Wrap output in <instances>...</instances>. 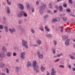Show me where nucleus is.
<instances>
[{"mask_svg":"<svg viewBox=\"0 0 75 75\" xmlns=\"http://www.w3.org/2000/svg\"><path fill=\"white\" fill-rule=\"evenodd\" d=\"M6 71L7 74H8V73H9V69H8V68L6 69Z\"/></svg>","mask_w":75,"mask_h":75,"instance_id":"c9c22d12","label":"nucleus"},{"mask_svg":"<svg viewBox=\"0 0 75 75\" xmlns=\"http://www.w3.org/2000/svg\"><path fill=\"white\" fill-rule=\"evenodd\" d=\"M18 22L19 24H21V21L20 20L18 21Z\"/></svg>","mask_w":75,"mask_h":75,"instance_id":"4d7b16f0","label":"nucleus"},{"mask_svg":"<svg viewBox=\"0 0 75 75\" xmlns=\"http://www.w3.org/2000/svg\"><path fill=\"white\" fill-rule=\"evenodd\" d=\"M31 31L32 33H33V34H34V33H35V31H34V30L33 29H32L31 30Z\"/></svg>","mask_w":75,"mask_h":75,"instance_id":"4c0bfd02","label":"nucleus"},{"mask_svg":"<svg viewBox=\"0 0 75 75\" xmlns=\"http://www.w3.org/2000/svg\"><path fill=\"white\" fill-rule=\"evenodd\" d=\"M6 55L7 57H10L11 55H10V53L9 52H7L6 54Z\"/></svg>","mask_w":75,"mask_h":75,"instance_id":"7c9ffc66","label":"nucleus"},{"mask_svg":"<svg viewBox=\"0 0 75 75\" xmlns=\"http://www.w3.org/2000/svg\"><path fill=\"white\" fill-rule=\"evenodd\" d=\"M40 51H38L37 52V54H38V55H40Z\"/></svg>","mask_w":75,"mask_h":75,"instance_id":"de8ad7c7","label":"nucleus"},{"mask_svg":"<svg viewBox=\"0 0 75 75\" xmlns=\"http://www.w3.org/2000/svg\"><path fill=\"white\" fill-rule=\"evenodd\" d=\"M59 67L64 68V66L62 65H60L59 66Z\"/></svg>","mask_w":75,"mask_h":75,"instance_id":"a18cd8bd","label":"nucleus"},{"mask_svg":"<svg viewBox=\"0 0 75 75\" xmlns=\"http://www.w3.org/2000/svg\"><path fill=\"white\" fill-rule=\"evenodd\" d=\"M66 11H67V12H71V10L69 9H67Z\"/></svg>","mask_w":75,"mask_h":75,"instance_id":"37998d69","label":"nucleus"},{"mask_svg":"<svg viewBox=\"0 0 75 75\" xmlns=\"http://www.w3.org/2000/svg\"><path fill=\"white\" fill-rule=\"evenodd\" d=\"M46 4H44L40 8V9L41 10H44L45 8V7H46Z\"/></svg>","mask_w":75,"mask_h":75,"instance_id":"0eeeda50","label":"nucleus"},{"mask_svg":"<svg viewBox=\"0 0 75 75\" xmlns=\"http://www.w3.org/2000/svg\"><path fill=\"white\" fill-rule=\"evenodd\" d=\"M51 11H50V10H48V13H51Z\"/></svg>","mask_w":75,"mask_h":75,"instance_id":"e2e57ef3","label":"nucleus"},{"mask_svg":"<svg viewBox=\"0 0 75 75\" xmlns=\"http://www.w3.org/2000/svg\"><path fill=\"white\" fill-rule=\"evenodd\" d=\"M22 45L23 46H25V45H26L27 44V42L24 40H22Z\"/></svg>","mask_w":75,"mask_h":75,"instance_id":"39448f33","label":"nucleus"},{"mask_svg":"<svg viewBox=\"0 0 75 75\" xmlns=\"http://www.w3.org/2000/svg\"><path fill=\"white\" fill-rule=\"evenodd\" d=\"M69 3L70 4H72V0H69Z\"/></svg>","mask_w":75,"mask_h":75,"instance_id":"09e8293b","label":"nucleus"},{"mask_svg":"<svg viewBox=\"0 0 75 75\" xmlns=\"http://www.w3.org/2000/svg\"><path fill=\"white\" fill-rule=\"evenodd\" d=\"M25 52H23L21 54V57L22 59H24V56L25 55Z\"/></svg>","mask_w":75,"mask_h":75,"instance_id":"9d476101","label":"nucleus"},{"mask_svg":"<svg viewBox=\"0 0 75 75\" xmlns=\"http://www.w3.org/2000/svg\"><path fill=\"white\" fill-rule=\"evenodd\" d=\"M57 21V19L55 18H54L52 21V23H54Z\"/></svg>","mask_w":75,"mask_h":75,"instance_id":"c85d7f7f","label":"nucleus"},{"mask_svg":"<svg viewBox=\"0 0 75 75\" xmlns=\"http://www.w3.org/2000/svg\"><path fill=\"white\" fill-rule=\"evenodd\" d=\"M45 30L47 31L48 32H49L50 31V29H48V27L47 26H45Z\"/></svg>","mask_w":75,"mask_h":75,"instance_id":"bb28decb","label":"nucleus"},{"mask_svg":"<svg viewBox=\"0 0 75 75\" xmlns=\"http://www.w3.org/2000/svg\"><path fill=\"white\" fill-rule=\"evenodd\" d=\"M5 65V64L4 63H1L0 64V67L1 68H4Z\"/></svg>","mask_w":75,"mask_h":75,"instance_id":"9b49d317","label":"nucleus"},{"mask_svg":"<svg viewBox=\"0 0 75 75\" xmlns=\"http://www.w3.org/2000/svg\"><path fill=\"white\" fill-rule=\"evenodd\" d=\"M39 69H40V67H39L38 66H37V67H34L33 68L34 70L35 71H36V72H37V73H38V72H40V71H39V70H38Z\"/></svg>","mask_w":75,"mask_h":75,"instance_id":"7ed1b4c3","label":"nucleus"},{"mask_svg":"<svg viewBox=\"0 0 75 75\" xmlns=\"http://www.w3.org/2000/svg\"><path fill=\"white\" fill-rule=\"evenodd\" d=\"M37 62H36V61L35 60H34L33 61V67H38V65H37Z\"/></svg>","mask_w":75,"mask_h":75,"instance_id":"20e7f679","label":"nucleus"},{"mask_svg":"<svg viewBox=\"0 0 75 75\" xmlns=\"http://www.w3.org/2000/svg\"><path fill=\"white\" fill-rule=\"evenodd\" d=\"M66 32H67V33H69L71 32V30L69 29H68L66 31Z\"/></svg>","mask_w":75,"mask_h":75,"instance_id":"72a5a7b5","label":"nucleus"},{"mask_svg":"<svg viewBox=\"0 0 75 75\" xmlns=\"http://www.w3.org/2000/svg\"><path fill=\"white\" fill-rule=\"evenodd\" d=\"M69 57L71 59H75V57L71 56L70 54L69 55Z\"/></svg>","mask_w":75,"mask_h":75,"instance_id":"4be33fe9","label":"nucleus"},{"mask_svg":"<svg viewBox=\"0 0 75 75\" xmlns=\"http://www.w3.org/2000/svg\"><path fill=\"white\" fill-rule=\"evenodd\" d=\"M18 27L20 29V30H21V31H23L24 30V29L23 28V27L19 25L18 26Z\"/></svg>","mask_w":75,"mask_h":75,"instance_id":"393cba45","label":"nucleus"},{"mask_svg":"<svg viewBox=\"0 0 75 75\" xmlns=\"http://www.w3.org/2000/svg\"><path fill=\"white\" fill-rule=\"evenodd\" d=\"M54 45H56L57 43V41H55V40H54Z\"/></svg>","mask_w":75,"mask_h":75,"instance_id":"49530a36","label":"nucleus"},{"mask_svg":"<svg viewBox=\"0 0 75 75\" xmlns=\"http://www.w3.org/2000/svg\"><path fill=\"white\" fill-rule=\"evenodd\" d=\"M26 6L27 9L28 10L30 8V4H29V3H26Z\"/></svg>","mask_w":75,"mask_h":75,"instance_id":"dca6fc26","label":"nucleus"},{"mask_svg":"<svg viewBox=\"0 0 75 75\" xmlns=\"http://www.w3.org/2000/svg\"><path fill=\"white\" fill-rule=\"evenodd\" d=\"M61 55H62V54H57V57H61Z\"/></svg>","mask_w":75,"mask_h":75,"instance_id":"3c124183","label":"nucleus"},{"mask_svg":"<svg viewBox=\"0 0 75 75\" xmlns=\"http://www.w3.org/2000/svg\"><path fill=\"white\" fill-rule=\"evenodd\" d=\"M69 68H71V65H69Z\"/></svg>","mask_w":75,"mask_h":75,"instance_id":"0e129e2a","label":"nucleus"},{"mask_svg":"<svg viewBox=\"0 0 75 75\" xmlns=\"http://www.w3.org/2000/svg\"><path fill=\"white\" fill-rule=\"evenodd\" d=\"M23 16H24L25 17H27V14L25 13L23 11Z\"/></svg>","mask_w":75,"mask_h":75,"instance_id":"aec40b11","label":"nucleus"},{"mask_svg":"<svg viewBox=\"0 0 75 75\" xmlns=\"http://www.w3.org/2000/svg\"><path fill=\"white\" fill-rule=\"evenodd\" d=\"M36 4L37 5H38L39 4V2H38V1H37L36 2Z\"/></svg>","mask_w":75,"mask_h":75,"instance_id":"bf43d9fd","label":"nucleus"},{"mask_svg":"<svg viewBox=\"0 0 75 75\" xmlns=\"http://www.w3.org/2000/svg\"><path fill=\"white\" fill-rule=\"evenodd\" d=\"M38 57H39V58L42 59V58H43L44 56L42 54H40L39 55Z\"/></svg>","mask_w":75,"mask_h":75,"instance_id":"a211bd4d","label":"nucleus"},{"mask_svg":"<svg viewBox=\"0 0 75 75\" xmlns=\"http://www.w3.org/2000/svg\"><path fill=\"white\" fill-rule=\"evenodd\" d=\"M40 69H41V71H42L43 72H44V71H45V68H44V67L42 66L41 67Z\"/></svg>","mask_w":75,"mask_h":75,"instance_id":"412c9836","label":"nucleus"},{"mask_svg":"<svg viewBox=\"0 0 75 75\" xmlns=\"http://www.w3.org/2000/svg\"><path fill=\"white\" fill-rule=\"evenodd\" d=\"M56 12H57V11H56V10L54 11V13H56Z\"/></svg>","mask_w":75,"mask_h":75,"instance_id":"69168bd1","label":"nucleus"},{"mask_svg":"<svg viewBox=\"0 0 75 75\" xmlns=\"http://www.w3.org/2000/svg\"><path fill=\"white\" fill-rule=\"evenodd\" d=\"M59 11H62L63 10V8H62V6H59Z\"/></svg>","mask_w":75,"mask_h":75,"instance_id":"f3484780","label":"nucleus"},{"mask_svg":"<svg viewBox=\"0 0 75 75\" xmlns=\"http://www.w3.org/2000/svg\"><path fill=\"white\" fill-rule=\"evenodd\" d=\"M18 7L21 10H23L24 9V6H23V5L19 3L17 5Z\"/></svg>","mask_w":75,"mask_h":75,"instance_id":"f257e3e1","label":"nucleus"},{"mask_svg":"<svg viewBox=\"0 0 75 75\" xmlns=\"http://www.w3.org/2000/svg\"><path fill=\"white\" fill-rule=\"evenodd\" d=\"M4 28L5 30L6 33H7L8 32V28L6 26H5Z\"/></svg>","mask_w":75,"mask_h":75,"instance_id":"6ab92c4d","label":"nucleus"},{"mask_svg":"<svg viewBox=\"0 0 75 75\" xmlns=\"http://www.w3.org/2000/svg\"><path fill=\"white\" fill-rule=\"evenodd\" d=\"M31 65H32L31 64V63H30V61L28 62L27 67H28V68H29V67L31 66Z\"/></svg>","mask_w":75,"mask_h":75,"instance_id":"ddd939ff","label":"nucleus"},{"mask_svg":"<svg viewBox=\"0 0 75 75\" xmlns=\"http://www.w3.org/2000/svg\"><path fill=\"white\" fill-rule=\"evenodd\" d=\"M49 7L50 8H52V4L51 3H50L49 4Z\"/></svg>","mask_w":75,"mask_h":75,"instance_id":"2f4dec72","label":"nucleus"},{"mask_svg":"<svg viewBox=\"0 0 75 75\" xmlns=\"http://www.w3.org/2000/svg\"><path fill=\"white\" fill-rule=\"evenodd\" d=\"M72 70H73V71H75V68H73L72 69Z\"/></svg>","mask_w":75,"mask_h":75,"instance_id":"052dcab7","label":"nucleus"},{"mask_svg":"<svg viewBox=\"0 0 75 75\" xmlns=\"http://www.w3.org/2000/svg\"><path fill=\"white\" fill-rule=\"evenodd\" d=\"M43 10L42 9H40V14H42L43 13Z\"/></svg>","mask_w":75,"mask_h":75,"instance_id":"e433bc0d","label":"nucleus"},{"mask_svg":"<svg viewBox=\"0 0 75 75\" xmlns=\"http://www.w3.org/2000/svg\"><path fill=\"white\" fill-rule=\"evenodd\" d=\"M59 59H57L54 62H57L58 61H59Z\"/></svg>","mask_w":75,"mask_h":75,"instance_id":"13d9d810","label":"nucleus"},{"mask_svg":"<svg viewBox=\"0 0 75 75\" xmlns=\"http://www.w3.org/2000/svg\"><path fill=\"white\" fill-rule=\"evenodd\" d=\"M23 11H20L19 13H18L17 16L18 17H21L23 16Z\"/></svg>","mask_w":75,"mask_h":75,"instance_id":"f03ea898","label":"nucleus"},{"mask_svg":"<svg viewBox=\"0 0 75 75\" xmlns=\"http://www.w3.org/2000/svg\"><path fill=\"white\" fill-rule=\"evenodd\" d=\"M62 38L63 40H66L68 38V36L64 35L63 36Z\"/></svg>","mask_w":75,"mask_h":75,"instance_id":"b1692460","label":"nucleus"},{"mask_svg":"<svg viewBox=\"0 0 75 75\" xmlns=\"http://www.w3.org/2000/svg\"><path fill=\"white\" fill-rule=\"evenodd\" d=\"M7 13H8V14L10 13V8L8 7H7Z\"/></svg>","mask_w":75,"mask_h":75,"instance_id":"cd10ccee","label":"nucleus"},{"mask_svg":"<svg viewBox=\"0 0 75 75\" xmlns=\"http://www.w3.org/2000/svg\"><path fill=\"white\" fill-rule=\"evenodd\" d=\"M56 50L55 49H53L52 50V51L53 52V54H55L56 52Z\"/></svg>","mask_w":75,"mask_h":75,"instance_id":"c756f323","label":"nucleus"},{"mask_svg":"<svg viewBox=\"0 0 75 75\" xmlns=\"http://www.w3.org/2000/svg\"><path fill=\"white\" fill-rule=\"evenodd\" d=\"M32 46H33V47H34V46L35 47H37V45L34 44V45H32Z\"/></svg>","mask_w":75,"mask_h":75,"instance_id":"603ef678","label":"nucleus"},{"mask_svg":"<svg viewBox=\"0 0 75 75\" xmlns=\"http://www.w3.org/2000/svg\"><path fill=\"white\" fill-rule=\"evenodd\" d=\"M63 6L64 7H67V4H63Z\"/></svg>","mask_w":75,"mask_h":75,"instance_id":"79ce46f5","label":"nucleus"},{"mask_svg":"<svg viewBox=\"0 0 75 75\" xmlns=\"http://www.w3.org/2000/svg\"><path fill=\"white\" fill-rule=\"evenodd\" d=\"M56 19V21H60V19L58 18H57Z\"/></svg>","mask_w":75,"mask_h":75,"instance_id":"58836bf2","label":"nucleus"},{"mask_svg":"<svg viewBox=\"0 0 75 75\" xmlns=\"http://www.w3.org/2000/svg\"><path fill=\"white\" fill-rule=\"evenodd\" d=\"M3 26L0 25V29H3Z\"/></svg>","mask_w":75,"mask_h":75,"instance_id":"c03bdc74","label":"nucleus"},{"mask_svg":"<svg viewBox=\"0 0 75 75\" xmlns=\"http://www.w3.org/2000/svg\"><path fill=\"white\" fill-rule=\"evenodd\" d=\"M8 30L10 32H11V33H14V32H15L16 31V29L14 28H13L12 29L9 28Z\"/></svg>","mask_w":75,"mask_h":75,"instance_id":"1a4fd4ad","label":"nucleus"},{"mask_svg":"<svg viewBox=\"0 0 75 75\" xmlns=\"http://www.w3.org/2000/svg\"><path fill=\"white\" fill-rule=\"evenodd\" d=\"M71 16H72L73 17H75V16L73 14H71Z\"/></svg>","mask_w":75,"mask_h":75,"instance_id":"680f3d73","label":"nucleus"},{"mask_svg":"<svg viewBox=\"0 0 75 75\" xmlns=\"http://www.w3.org/2000/svg\"><path fill=\"white\" fill-rule=\"evenodd\" d=\"M3 19L4 20H6V18L5 17H3Z\"/></svg>","mask_w":75,"mask_h":75,"instance_id":"6e6d98bb","label":"nucleus"},{"mask_svg":"<svg viewBox=\"0 0 75 75\" xmlns=\"http://www.w3.org/2000/svg\"><path fill=\"white\" fill-rule=\"evenodd\" d=\"M54 7H55L56 8H57V9H58V8H59V7L58 6H55Z\"/></svg>","mask_w":75,"mask_h":75,"instance_id":"5fc2aeb1","label":"nucleus"},{"mask_svg":"<svg viewBox=\"0 0 75 75\" xmlns=\"http://www.w3.org/2000/svg\"><path fill=\"white\" fill-rule=\"evenodd\" d=\"M32 13H33V12H34V8L32 9Z\"/></svg>","mask_w":75,"mask_h":75,"instance_id":"864d4df0","label":"nucleus"},{"mask_svg":"<svg viewBox=\"0 0 75 75\" xmlns=\"http://www.w3.org/2000/svg\"><path fill=\"white\" fill-rule=\"evenodd\" d=\"M49 15L48 14L45 15L43 17V19L44 20H46L47 18H48Z\"/></svg>","mask_w":75,"mask_h":75,"instance_id":"4468645a","label":"nucleus"},{"mask_svg":"<svg viewBox=\"0 0 75 75\" xmlns=\"http://www.w3.org/2000/svg\"><path fill=\"white\" fill-rule=\"evenodd\" d=\"M2 50L3 52H7V49L5 47H3Z\"/></svg>","mask_w":75,"mask_h":75,"instance_id":"f8f14e48","label":"nucleus"},{"mask_svg":"<svg viewBox=\"0 0 75 75\" xmlns=\"http://www.w3.org/2000/svg\"><path fill=\"white\" fill-rule=\"evenodd\" d=\"M70 40V39H67L65 42V45L67 46L69 45V40Z\"/></svg>","mask_w":75,"mask_h":75,"instance_id":"6e6552de","label":"nucleus"},{"mask_svg":"<svg viewBox=\"0 0 75 75\" xmlns=\"http://www.w3.org/2000/svg\"><path fill=\"white\" fill-rule=\"evenodd\" d=\"M72 54H73V55H75V53H72Z\"/></svg>","mask_w":75,"mask_h":75,"instance_id":"774afa93","label":"nucleus"},{"mask_svg":"<svg viewBox=\"0 0 75 75\" xmlns=\"http://www.w3.org/2000/svg\"><path fill=\"white\" fill-rule=\"evenodd\" d=\"M6 57V54L4 53H0V58H4Z\"/></svg>","mask_w":75,"mask_h":75,"instance_id":"423d86ee","label":"nucleus"},{"mask_svg":"<svg viewBox=\"0 0 75 75\" xmlns=\"http://www.w3.org/2000/svg\"><path fill=\"white\" fill-rule=\"evenodd\" d=\"M25 48L26 49H28V46L27 45V44L26 45H25Z\"/></svg>","mask_w":75,"mask_h":75,"instance_id":"a19ab883","label":"nucleus"},{"mask_svg":"<svg viewBox=\"0 0 75 75\" xmlns=\"http://www.w3.org/2000/svg\"><path fill=\"white\" fill-rule=\"evenodd\" d=\"M50 73L49 72H48L47 73V75H50Z\"/></svg>","mask_w":75,"mask_h":75,"instance_id":"338daca9","label":"nucleus"},{"mask_svg":"<svg viewBox=\"0 0 75 75\" xmlns=\"http://www.w3.org/2000/svg\"><path fill=\"white\" fill-rule=\"evenodd\" d=\"M46 37H49V38L52 37V35H51V34H47L46 35Z\"/></svg>","mask_w":75,"mask_h":75,"instance_id":"a878e982","label":"nucleus"},{"mask_svg":"<svg viewBox=\"0 0 75 75\" xmlns=\"http://www.w3.org/2000/svg\"><path fill=\"white\" fill-rule=\"evenodd\" d=\"M21 69L19 67H16V72H18L19 71V69Z\"/></svg>","mask_w":75,"mask_h":75,"instance_id":"5701e85b","label":"nucleus"},{"mask_svg":"<svg viewBox=\"0 0 75 75\" xmlns=\"http://www.w3.org/2000/svg\"><path fill=\"white\" fill-rule=\"evenodd\" d=\"M13 55L14 56H16V55H17V54H16V53L15 52H14L13 54Z\"/></svg>","mask_w":75,"mask_h":75,"instance_id":"8fccbe9b","label":"nucleus"},{"mask_svg":"<svg viewBox=\"0 0 75 75\" xmlns=\"http://www.w3.org/2000/svg\"><path fill=\"white\" fill-rule=\"evenodd\" d=\"M67 20V17H64L63 18V21H66V20Z\"/></svg>","mask_w":75,"mask_h":75,"instance_id":"f704fd0d","label":"nucleus"},{"mask_svg":"<svg viewBox=\"0 0 75 75\" xmlns=\"http://www.w3.org/2000/svg\"><path fill=\"white\" fill-rule=\"evenodd\" d=\"M38 45H41V44L42 42L41 40H38L36 41Z\"/></svg>","mask_w":75,"mask_h":75,"instance_id":"2eb2a0df","label":"nucleus"},{"mask_svg":"<svg viewBox=\"0 0 75 75\" xmlns=\"http://www.w3.org/2000/svg\"><path fill=\"white\" fill-rule=\"evenodd\" d=\"M6 1H7L8 4H9V5H10V4H11V1H10L9 2V1H8V0H7Z\"/></svg>","mask_w":75,"mask_h":75,"instance_id":"473e14b6","label":"nucleus"},{"mask_svg":"<svg viewBox=\"0 0 75 75\" xmlns=\"http://www.w3.org/2000/svg\"><path fill=\"white\" fill-rule=\"evenodd\" d=\"M40 30H41V31H44V27H41L40 28Z\"/></svg>","mask_w":75,"mask_h":75,"instance_id":"ea45409f","label":"nucleus"}]
</instances>
